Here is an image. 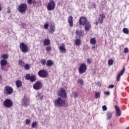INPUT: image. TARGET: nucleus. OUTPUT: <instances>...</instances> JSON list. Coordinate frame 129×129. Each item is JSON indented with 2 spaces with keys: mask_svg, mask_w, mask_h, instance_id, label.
Instances as JSON below:
<instances>
[{
  "mask_svg": "<svg viewBox=\"0 0 129 129\" xmlns=\"http://www.w3.org/2000/svg\"><path fill=\"white\" fill-rule=\"evenodd\" d=\"M100 97V92L96 91L95 92V98H99Z\"/></svg>",
  "mask_w": 129,
  "mask_h": 129,
  "instance_id": "nucleus-28",
  "label": "nucleus"
},
{
  "mask_svg": "<svg viewBox=\"0 0 129 129\" xmlns=\"http://www.w3.org/2000/svg\"><path fill=\"white\" fill-rule=\"evenodd\" d=\"M25 123H26V124H27L28 125H29L30 124V123H31V120H30L29 119H27L25 120Z\"/></svg>",
  "mask_w": 129,
  "mask_h": 129,
  "instance_id": "nucleus-40",
  "label": "nucleus"
},
{
  "mask_svg": "<svg viewBox=\"0 0 129 129\" xmlns=\"http://www.w3.org/2000/svg\"><path fill=\"white\" fill-rule=\"evenodd\" d=\"M25 70H30V65H29V64H26L24 66Z\"/></svg>",
  "mask_w": 129,
  "mask_h": 129,
  "instance_id": "nucleus-37",
  "label": "nucleus"
},
{
  "mask_svg": "<svg viewBox=\"0 0 129 129\" xmlns=\"http://www.w3.org/2000/svg\"><path fill=\"white\" fill-rule=\"evenodd\" d=\"M54 103L55 106H65V101L61 97H58L56 100H54Z\"/></svg>",
  "mask_w": 129,
  "mask_h": 129,
  "instance_id": "nucleus-2",
  "label": "nucleus"
},
{
  "mask_svg": "<svg viewBox=\"0 0 129 129\" xmlns=\"http://www.w3.org/2000/svg\"><path fill=\"white\" fill-rule=\"evenodd\" d=\"M85 25V29L86 31H89V29L91 28V25H90V23L87 22Z\"/></svg>",
  "mask_w": 129,
  "mask_h": 129,
  "instance_id": "nucleus-22",
  "label": "nucleus"
},
{
  "mask_svg": "<svg viewBox=\"0 0 129 129\" xmlns=\"http://www.w3.org/2000/svg\"><path fill=\"white\" fill-rule=\"evenodd\" d=\"M75 44L76 46H80V39H77L76 40Z\"/></svg>",
  "mask_w": 129,
  "mask_h": 129,
  "instance_id": "nucleus-36",
  "label": "nucleus"
},
{
  "mask_svg": "<svg viewBox=\"0 0 129 129\" xmlns=\"http://www.w3.org/2000/svg\"><path fill=\"white\" fill-rule=\"evenodd\" d=\"M43 28L45 29V30H47L48 28H49V24H44Z\"/></svg>",
  "mask_w": 129,
  "mask_h": 129,
  "instance_id": "nucleus-42",
  "label": "nucleus"
},
{
  "mask_svg": "<svg viewBox=\"0 0 129 129\" xmlns=\"http://www.w3.org/2000/svg\"><path fill=\"white\" fill-rule=\"evenodd\" d=\"M21 103L22 105L25 107H27L30 103V100H29L27 98H24L22 99Z\"/></svg>",
  "mask_w": 129,
  "mask_h": 129,
  "instance_id": "nucleus-10",
  "label": "nucleus"
},
{
  "mask_svg": "<svg viewBox=\"0 0 129 129\" xmlns=\"http://www.w3.org/2000/svg\"><path fill=\"white\" fill-rule=\"evenodd\" d=\"M126 129H129V126L127 127Z\"/></svg>",
  "mask_w": 129,
  "mask_h": 129,
  "instance_id": "nucleus-55",
  "label": "nucleus"
},
{
  "mask_svg": "<svg viewBox=\"0 0 129 129\" xmlns=\"http://www.w3.org/2000/svg\"><path fill=\"white\" fill-rule=\"evenodd\" d=\"M27 9H28V5L25 3H23L19 5L18 10L21 14H25L27 12Z\"/></svg>",
  "mask_w": 129,
  "mask_h": 129,
  "instance_id": "nucleus-1",
  "label": "nucleus"
},
{
  "mask_svg": "<svg viewBox=\"0 0 129 129\" xmlns=\"http://www.w3.org/2000/svg\"><path fill=\"white\" fill-rule=\"evenodd\" d=\"M107 119L108 120H110L112 117V113L111 112H108L106 114Z\"/></svg>",
  "mask_w": 129,
  "mask_h": 129,
  "instance_id": "nucleus-23",
  "label": "nucleus"
},
{
  "mask_svg": "<svg viewBox=\"0 0 129 129\" xmlns=\"http://www.w3.org/2000/svg\"><path fill=\"white\" fill-rule=\"evenodd\" d=\"M55 32V26L53 25H51L49 27V33L53 34Z\"/></svg>",
  "mask_w": 129,
  "mask_h": 129,
  "instance_id": "nucleus-18",
  "label": "nucleus"
},
{
  "mask_svg": "<svg viewBox=\"0 0 129 129\" xmlns=\"http://www.w3.org/2000/svg\"><path fill=\"white\" fill-rule=\"evenodd\" d=\"M68 22L70 26L73 27V17L72 16H69L68 19Z\"/></svg>",
  "mask_w": 129,
  "mask_h": 129,
  "instance_id": "nucleus-17",
  "label": "nucleus"
},
{
  "mask_svg": "<svg viewBox=\"0 0 129 129\" xmlns=\"http://www.w3.org/2000/svg\"><path fill=\"white\" fill-rule=\"evenodd\" d=\"M95 6H96L95 3H92L91 5V8L92 9H95Z\"/></svg>",
  "mask_w": 129,
  "mask_h": 129,
  "instance_id": "nucleus-45",
  "label": "nucleus"
},
{
  "mask_svg": "<svg viewBox=\"0 0 129 129\" xmlns=\"http://www.w3.org/2000/svg\"><path fill=\"white\" fill-rule=\"evenodd\" d=\"M38 76L41 78H47L49 75L47 71L43 70L38 72Z\"/></svg>",
  "mask_w": 129,
  "mask_h": 129,
  "instance_id": "nucleus-4",
  "label": "nucleus"
},
{
  "mask_svg": "<svg viewBox=\"0 0 129 129\" xmlns=\"http://www.w3.org/2000/svg\"><path fill=\"white\" fill-rule=\"evenodd\" d=\"M122 31L124 34H128V33H129V30L127 28H124L123 29Z\"/></svg>",
  "mask_w": 129,
  "mask_h": 129,
  "instance_id": "nucleus-34",
  "label": "nucleus"
},
{
  "mask_svg": "<svg viewBox=\"0 0 129 129\" xmlns=\"http://www.w3.org/2000/svg\"><path fill=\"white\" fill-rule=\"evenodd\" d=\"M32 3H33V4H37V1H36L35 0H34L32 1Z\"/></svg>",
  "mask_w": 129,
  "mask_h": 129,
  "instance_id": "nucleus-52",
  "label": "nucleus"
},
{
  "mask_svg": "<svg viewBox=\"0 0 129 129\" xmlns=\"http://www.w3.org/2000/svg\"><path fill=\"white\" fill-rule=\"evenodd\" d=\"M19 64L21 66V67H24L25 66V62L22 60H19Z\"/></svg>",
  "mask_w": 129,
  "mask_h": 129,
  "instance_id": "nucleus-32",
  "label": "nucleus"
},
{
  "mask_svg": "<svg viewBox=\"0 0 129 129\" xmlns=\"http://www.w3.org/2000/svg\"><path fill=\"white\" fill-rule=\"evenodd\" d=\"M113 87H114V85H109L108 88H109V89H112V88H113Z\"/></svg>",
  "mask_w": 129,
  "mask_h": 129,
  "instance_id": "nucleus-49",
  "label": "nucleus"
},
{
  "mask_svg": "<svg viewBox=\"0 0 129 129\" xmlns=\"http://www.w3.org/2000/svg\"><path fill=\"white\" fill-rule=\"evenodd\" d=\"M104 94H105V95H109V94H110V92H104Z\"/></svg>",
  "mask_w": 129,
  "mask_h": 129,
  "instance_id": "nucleus-48",
  "label": "nucleus"
},
{
  "mask_svg": "<svg viewBox=\"0 0 129 129\" xmlns=\"http://www.w3.org/2000/svg\"><path fill=\"white\" fill-rule=\"evenodd\" d=\"M37 97L39 98L40 100H43V99H44V96L41 95V94H38L37 95Z\"/></svg>",
  "mask_w": 129,
  "mask_h": 129,
  "instance_id": "nucleus-35",
  "label": "nucleus"
},
{
  "mask_svg": "<svg viewBox=\"0 0 129 129\" xmlns=\"http://www.w3.org/2000/svg\"><path fill=\"white\" fill-rule=\"evenodd\" d=\"M76 34L78 36H83V35H84V32L82 30H77Z\"/></svg>",
  "mask_w": 129,
  "mask_h": 129,
  "instance_id": "nucleus-25",
  "label": "nucleus"
},
{
  "mask_svg": "<svg viewBox=\"0 0 129 129\" xmlns=\"http://www.w3.org/2000/svg\"><path fill=\"white\" fill-rule=\"evenodd\" d=\"M87 62H88V63H89V64H90V63H91V60H90V59H88V60H87Z\"/></svg>",
  "mask_w": 129,
  "mask_h": 129,
  "instance_id": "nucleus-51",
  "label": "nucleus"
},
{
  "mask_svg": "<svg viewBox=\"0 0 129 129\" xmlns=\"http://www.w3.org/2000/svg\"><path fill=\"white\" fill-rule=\"evenodd\" d=\"M92 49H93V50H94V49H95V46H92Z\"/></svg>",
  "mask_w": 129,
  "mask_h": 129,
  "instance_id": "nucleus-53",
  "label": "nucleus"
},
{
  "mask_svg": "<svg viewBox=\"0 0 129 129\" xmlns=\"http://www.w3.org/2000/svg\"><path fill=\"white\" fill-rule=\"evenodd\" d=\"M20 49L23 53H27L29 52V47L24 43H21L20 45Z\"/></svg>",
  "mask_w": 129,
  "mask_h": 129,
  "instance_id": "nucleus-5",
  "label": "nucleus"
},
{
  "mask_svg": "<svg viewBox=\"0 0 129 129\" xmlns=\"http://www.w3.org/2000/svg\"><path fill=\"white\" fill-rule=\"evenodd\" d=\"M79 22L81 25H85L87 22V20L85 17H82L80 19Z\"/></svg>",
  "mask_w": 129,
  "mask_h": 129,
  "instance_id": "nucleus-16",
  "label": "nucleus"
},
{
  "mask_svg": "<svg viewBox=\"0 0 129 129\" xmlns=\"http://www.w3.org/2000/svg\"><path fill=\"white\" fill-rule=\"evenodd\" d=\"M41 63L43 66L46 65V64L47 63V62L46 61V59H42Z\"/></svg>",
  "mask_w": 129,
  "mask_h": 129,
  "instance_id": "nucleus-38",
  "label": "nucleus"
},
{
  "mask_svg": "<svg viewBox=\"0 0 129 129\" xmlns=\"http://www.w3.org/2000/svg\"><path fill=\"white\" fill-rule=\"evenodd\" d=\"M51 46H49L46 47V50L47 52H49V51H51Z\"/></svg>",
  "mask_w": 129,
  "mask_h": 129,
  "instance_id": "nucleus-43",
  "label": "nucleus"
},
{
  "mask_svg": "<svg viewBox=\"0 0 129 129\" xmlns=\"http://www.w3.org/2000/svg\"><path fill=\"white\" fill-rule=\"evenodd\" d=\"M56 3H55V2L53 0H50L48 3L47 9L48 11H54Z\"/></svg>",
  "mask_w": 129,
  "mask_h": 129,
  "instance_id": "nucleus-3",
  "label": "nucleus"
},
{
  "mask_svg": "<svg viewBox=\"0 0 129 129\" xmlns=\"http://www.w3.org/2000/svg\"><path fill=\"white\" fill-rule=\"evenodd\" d=\"M29 80L31 82H35V81L37 80V79H36V77L35 76H31Z\"/></svg>",
  "mask_w": 129,
  "mask_h": 129,
  "instance_id": "nucleus-27",
  "label": "nucleus"
},
{
  "mask_svg": "<svg viewBox=\"0 0 129 129\" xmlns=\"http://www.w3.org/2000/svg\"><path fill=\"white\" fill-rule=\"evenodd\" d=\"M58 49L61 53H66V48H65V44L62 43L58 47Z\"/></svg>",
  "mask_w": 129,
  "mask_h": 129,
  "instance_id": "nucleus-13",
  "label": "nucleus"
},
{
  "mask_svg": "<svg viewBox=\"0 0 129 129\" xmlns=\"http://www.w3.org/2000/svg\"><path fill=\"white\" fill-rule=\"evenodd\" d=\"M96 85H97V86H99V87L101 86V84H100V83L99 82L96 83Z\"/></svg>",
  "mask_w": 129,
  "mask_h": 129,
  "instance_id": "nucleus-50",
  "label": "nucleus"
},
{
  "mask_svg": "<svg viewBox=\"0 0 129 129\" xmlns=\"http://www.w3.org/2000/svg\"><path fill=\"white\" fill-rule=\"evenodd\" d=\"M72 95L73 96H74V97H75V98H77V97H78V92H74L72 93Z\"/></svg>",
  "mask_w": 129,
  "mask_h": 129,
  "instance_id": "nucleus-31",
  "label": "nucleus"
},
{
  "mask_svg": "<svg viewBox=\"0 0 129 129\" xmlns=\"http://www.w3.org/2000/svg\"><path fill=\"white\" fill-rule=\"evenodd\" d=\"M86 64L85 63H82L79 69V72L80 74H83V73H85L86 72Z\"/></svg>",
  "mask_w": 129,
  "mask_h": 129,
  "instance_id": "nucleus-8",
  "label": "nucleus"
},
{
  "mask_svg": "<svg viewBox=\"0 0 129 129\" xmlns=\"http://www.w3.org/2000/svg\"><path fill=\"white\" fill-rule=\"evenodd\" d=\"M0 64L2 67L6 66V65L8 64V60H7V59H2L0 61Z\"/></svg>",
  "mask_w": 129,
  "mask_h": 129,
  "instance_id": "nucleus-20",
  "label": "nucleus"
},
{
  "mask_svg": "<svg viewBox=\"0 0 129 129\" xmlns=\"http://www.w3.org/2000/svg\"><path fill=\"white\" fill-rule=\"evenodd\" d=\"M30 78H31V76H30V74H28L26 75L25 79L26 80H30Z\"/></svg>",
  "mask_w": 129,
  "mask_h": 129,
  "instance_id": "nucleus-39",
  "label": "nucleus"
},
{
  "mask_svg": "<svg viewBox=\"0 0 129 129\" xmlns=\"http://www.w3.org/2000/svg\"><path fill=\"white\" fill-rule=\"evenodd\" d=\"M124 53H128V48H125L124 49Z\"/></svg>",
  "mask_w": 129,
  "mask_h": 129,
  "instance_id": "nucleus-47",
  "label": "nucleus"
},
{
  "mask_svg": "<svg viewBox=\"0 0 129 129\" xmlns=\"http://www.w3.org/2000/svg\"><path fill=\"white\" fill-rule=\"evenodd\" d=\"M114 61L113 59H109L108 61V64L109 66H111V65H113V63Z\"/></svg>",
  "mask_w": 129,
  "mask_h": 129,
  "instance_id": "nucleus-30",
  "label": "nucleus"
},
{
  "mask_svg": "<svg viewBox=\"0 0 129 129\" xmlns=\"http://www.w3.org/2000/svg\"><path fill=\"white\" fill-rule=\"evenodd\" d=\"M58 95L59 96H61V97H63V98H65V97L67 96L66 95V92L63 88H60L59 89Z\"/></svg>",
  "mask_w": 129,
  "mask_h": 129,
  "instance_id": "nucleus-11",
  "label": "nucleus"
},
{
  "mask_svg": "<svg viewBox=\"0 0 129 129\" xmlns=\"http://www.w3.org/2000/svg\"><path fill=\"white\" fill-rule=\"evenodd\" d=\"M15 83L18 88H20V87H22V85H23V83L22 82V81L20 80L16 81Z\"/></svg>",
  "mask_w": 129,
  "mask_h": 129,
  "instance_id": "nucleus-19",
  "label": "nucleus"
},
{
  "mask_svg": "<svg viewBox=\"0 0 129 129\" xmlns=\"http://www.w3.org/2000/svg\"><path fill=\"white\" fill-rule=\"evenodd\" d=\"M2 58H3V59L6 60L7 59H9V55L7 54H4L1 55Z\"/></svg>",
  "mask_w": 129,
  "mask_h": 129,
  "instance_id": "nucleus-29",
  "label": "nucleus"
},
{
  "mask_svg": "<svg viewBox=\"0 0 129 129\" xmlns=\"http://www.w3.org/2000/svg\"><path fill=\"white\" fill-rule=\"evenodd\" d=\"M78 83L80 84V85H83V80L79 79L78 80Z\"/></svg>",
  "mask_w": 129,
  "mask_h": 129,
  "instance_id": "nucleus-41",
  "label": "nucleus"
},
{
  "mask_svg": "<svg viewBox=\"0 0 129 129\" xmlns=\"http://www.w3.org/2000/svg\"><path fill=\"white\" fill-rule=\"evenodd\" d=\"M13 92L14 90L13 89V88L9 86H7L5 88L4 93L5 94H7V95H10V94H12V93H13Z\"/></svg>",
  "mask_w": 129,
  "mask_h": 129,
  "instance_id": "nucleus-9",
  "label": "nucleus"
},
{
  "mask_svg": "<svg viewBox=\"0 0 129 129\" xmlns=\"http://www.w3.org/2000/svg\"><path fill=\"white\" fill-rule=\"evenodd\" d=\"M115 109L116 116H120V115H121V111L120 110V109H119V107L115 105Z\"/></svg>",
  "mask_w": 129,
  "mask_h": 129,
  "instance_id": "nucleus-15",
  "label": "nucleus"
},
{
  "mask_svg": "<svg viewBox=\"0 0 129 129\" xmlns=\"http://www.w3.org/2000/svg\"><path fill=\"white\" fill-rule=\"evenodd\" d=\"M50 41L49 39H45L43 41V44L45 46H48L50 45Z\"/></svg>",
  "mask_w": 129,
  "mask_h": 129,
  "instance_id": "nucleus-26",
  "label": "nucleus"
},
{
  "mask_svg": "<svg viewBox=\"0 0 129 129\" xmlns=\"http://www.w3.org/2000/svg\"><path fill=\"white\" fill-rule=\"evenodd\" d=\"M53 64H54V62H53V61H52V60L48 59L47 60L46 66H47V67H50L52 66Z\"/></svg>",
  "mask_w": 129,
  "mask_h": 129,
  "instance_id": "nucleus-21",
  "label": "nucleus"
},
{
  "mask_svg": "<svg viewBox=\"0 0 129 129\" xmlns=\"http://www.w3.org/2000/svg\"><path fill=\"white\" fill-rule=\"evenodd\" d=\"M102 109L103 111H105L106 110H107V108L106 107V106L104 105L102 106Z\"/></svg>",
  "mask_w": 129,
  "mask_h": 129,
  "instance_id": "nucleus-44",
  "label": "nucleus"
},
{
  "mask_svg": "<svg viewBox=\"0 0 129 129\" xmlns=\"http://www.w3.org/2000/svg\"><path fill=\"white\" fill-rule=\"evenodd\" d=\"M42 87H43V85L42 84V82H41L40 81L36 82L33 85V88L35 90H40Z\"/></svg>",
  "mask_w": 129,
  "mask_h": 129,
  "instance_id": "nucleus-6",
  "label": "nucleus"
},
{
  "mask_svg": "<svg viewBox=\"0 0 129 129\" xmlns=\"http://www.w3.org/2000/svg\"><path fill=\"white\" fill-rule=\"evenodd\" d=\"M2 11V4L0 3V12Z\"/></svg>",
  "mask_w": 129,
  "mask_h": 129,
  "instance_id": "nucleus-54",
  "label": "nucleus"
},
{
  "mask_svg": "<svg viewBox=\"0 0 129 129\" xmlns=\"http://www.w3.org/2000/svg\"><path fill=\"white\" fill-rule=\"evenodd\" d=\"M33 2V0H28L27 3L28 5H32V3Z\"/></svg>",
  "mask_w": 129,
  "mask_h": 129,
  "instance_id": "nucleus-46",
  "label": "nucleus"
},
{
  "mask_svg": "<svg viewBox=\"0 0 129 129\" xmlns=\"http://www.w3.org/2000/svg\"><path fill=\"white\" fill-rule=\"evenodd\" d=\"M104 1H106V0H104Z\"/></svg>",
  "mask_w": 129,
  "mask_h": 129,
  "instance_id": "nucleus-57",
  "label": "nucleus"
},
{
  "mask_svg": "<svg viewBox=\"0 0 129 129\" xmlns=\"http://www.w3.org/2000/svg\"><path fill=\"white\" fill-rule=\"evenodd\" d=\"M90 43L91 45H95L96 44V39L95 38H92L90 40Z\"/></svg>",
  "mask_w": 129,
  "mask_h": 129,
  "instance_id": "nucleus-24",
  "label": "nucleus"
},
{
  "mask_svg": "<svg viewBox=\"0 0 129 129\" xmlns=\"http://www.w3.org/2000/svg\"><path fill=\"white\" fill-rule=\"evenodd\" d=\"M105 18V16L104 15V14L100 15V17L98 19L96 22V24L98 25V24H100L101 25V24H102V23H103V20Z\"/></svg>",
  "mask_w": 129,
  "mask_h": 129,
  "instance_id": "nucleus-12",
  "label": "nucleus"
},
{
  "mask_svg": "<svg viewBox=\"0 0 129 129\" xmlns=\"http://www.w3.org/2000/svg\"><path fill=\"white\" fill-rule=\"evenodd\" d=\"M37 125H38V122H33V123H32L31 126H32V127L33 128H35V127H36V126H37Z\"/></svg>",
  "mask_w": 129,
  "mask_h": 129,
  "instance_id": "nucleus-33",
  "label": "nucleus"
},
{
  "mask_svg": "<svg viewBox=\"0 0 129 129\" xmlns=\"http://www.w3.org/2000/svg\"><path fill=\"white\" fill-rule=\"evenodd\" d=\"M4 105L5 107L10 108V107H12V106H13V102H12V100L10 99H7L4 101Z\"/></svg>",
  "mask_w": 129,
  "mask_h": 129,
  "instance_id": "nucleus-7",
  "label": "nucleus"
},
{
  "mask_svg": "<svg viewBox=\"0 0 129 129\" xmlns=\"http://www.w3.org/2000/svg\"><path fill=\"white\" fill-rule=\"evenodd\" d=\"M1 78H2V76H0V79H1Z\"/></svg>",
  "mask_w": 129,
  "mask_h": 129,
  "instance_id": "nucleus-56",
  "label": "nucleus"
},
{
  "mask_svg": "<svg viewBox=\"0 0 129 129\" xmlns=\"http://www.w3.org/2000/svg\"><path fill=\"white\" fill-rule=\"evenodd\" d=\"M124 71H125V68H124L118 74L117 77H116V80L117 81H119L120 79V76H122L123 75V73H124Z\"/></svg>",
  "mask_w": 129,
  "mask_h": 129,
  "instance_id": "nucleus-14",
  "label": "nucleus"
}]
</instances>
